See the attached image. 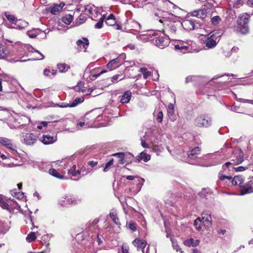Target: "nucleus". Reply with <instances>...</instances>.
<instances>
[{"instance_id": "1", "label": "nucleus", "mask_w": 253, "mask_h": 253, "mask_svg": "<svg viewBox=\"0 0 253 253\" xmlns=\"http://www.w3.org/2000/svg\"><path fill=\"white\" fill-rule=\"evenodd\" d=\"M250 15L247 13L241 14L237 20V28L242 34H246L249 32L248 22Z\"/></svg>"}, {"instance_id": "2", "label": "nucleus", "mask_w": 253, "mask_h": 253, "mask_svg": "<svg viewBox=\"0 0 253 253\" xmlns=\"http://www.w3.org/2000/svg\"><path fill=\"white\" fill-rule=\"evenodd\" d=\"M212 119L208 115L197 117L195 120V125L200 127H208L211 125Z\"/></svg>"}, {"instance_id": "3", "label": "nucleus", "mask_w": 253, "mask_h": 253, "mask_svg": "<svg viewBox=\"0 0 253 253\" xmlns=\"http://www.w3.org/2000/svg\"><path fill=\"white\" fill-rule=\"evenodd\" d=\"M206 41V46L209 48H213L217 44L219 41V37L213 32H211L207 35Z\"/></svg>"}, {"instance_id": "4", "label": "nucleus", "mask_w": 253, "mask_h": 253, "mask_svg": "<svg viewBox=\"0 0 253 253\" xmlns=\"http://www.w3.org/2000/svg\"><path fill=\"white\" fill-rule=\"evenodd\" d=\"M169 43V40L164 37H158L155 38V44L161 49L167 46Z\"/></svg>"}, {"instance_id": "5", "label": "nucleus", "mask_w": 253, "mask_h": 253, "mask_svg": "<svg viewBox=\"0 0 253 253\" xmlns=\"http://www.w3.org/2000/svg\"><path fill=\"white\" fill-rule=\"evenodd\" d=\"M181 25L187 31L193 30L195 28V21L191 19H185L181 22Z\"/></svg>"}, {"instance_id": "6", "label": "nucleus", "mask_w": 253, "mask_h": 253, "mask_svg": "<svg viewBox=\"0 0 253 253\" xmlns=\"http://www.w3.org/2000/svg\"><path fill=\"white\" fill-rule=\"evenodd\" d=\"M0 144L5 146L8 149L16 151V146L13 144L11 141L6 138H0Z\"/></svg>"}, {"instance_id": "7", "label": "nucleus", "mask_w": 253, "mask_h": 253, "mask_svg": "<svg viewBox=\"0 0 253 253\" xmlns=\"http://www.w3.org/2000/svg\"><path fill=\"white\" fill-rule=\"evenodd\" d=\"M192 16L198 18L204 19L207 15V11L205 8L194 10L191 13Z\"/></svg>"}, {"instance_id": "8", "label": "nucleus", "mask_w": 253, "mask_h": 253, "mask_svg": "<svg viewBox=\"0 0 253 253\" xmlns=\"http://www.w3.org/2000/svg\"><path fill=\"white\" fill-rule=\"evenodd\" d=\"M80 200L76 197L68 198L66 201L63 200L59 202V204L62 207H65L69 205H76Z\"/></svg>"}, {"instance_id": "9", "label": "nucleus", "mask_w": 253, "mask_h": 253, "mask_svg": "<svg viewBox=\"0 0 253 253\" xmlns=\"http://www.w3.org/2000/svg\"><path fill=\"white\" fill-rule=\"evenodd\" d=\"M77 44L78 50L81 51L82 49H85L87 48L89 44L88 40L85 38H83L82 39L77 41Z\"/></svg>"}, {"instance_id": "10", "label": "nucleus", "mask_w": 253, "mask_h": 253, "mask_svg": "<svg viewBox=\"0 0 253 253\" xmlns=\"http://www.w3.org/2000/svg\"><path fill=\"white\" fill-rule=\"evenodd\" d=\"M253 192V188L251 182L246 183L241 186L240 190L241 195H244L248 193H251Z\"/></svg>"}, {"instance_id": "11", "label": "nucleus", "mask_w": 253, "mask_h": 253, "mask_svg": "<svg viewBox=\"0 0 253 253\" xmlns=\"http://www.w3.org/2000/svg\"><path fill=\"white\" fill-rule=\"evenodd\" d=\"M200 148L199 147H196L188 153V157L190 159L195 160L198 158V155L200 154Z\"/></svg>"}, {"instance_id": "12", "label": "nucleus", "mask_w": 253, "mask_h": 253, "mask_svg": "<svg viewBox=\"0 0 253 253\" xmlns=\"http://www.w3.org/2000/svg\"><path fill=\"white\" fill-rule=\"evenodd\" d=\"M36 135L33 134H27L24 138V142L27 145H32L37 141Z\"/></svg>"}, {"instance_id": "13", "label": "nucleus", "mask_w": 253, "mask_h": 253, "mask_svg": "<svg viewBox=\"0 0 253 253\" xmlns=\"http://www.w3.org/2000/svg\"><path fill=\"white\" fill-rule=\"evenodd\" d=\"M56 137H54L49 135H43L42 141L44 144L47 145L54 143L56 141Z\"/></svg>"}, {"instance_id": "14", "label": "nucleus", "mask_w": 253, "mask_h": 253, "mask_svg": "<svg viewBox=\"0 0 253 253\" xmlns=\"http://www.w3.org/2000/svg\"><path fill=\"white\" fill-rule=\"evenodd\" d=\"M9 54V51L7 47L5 45L0 44V58H5Z\"/></svg>"}, {"instance_id": "15", "label": "nucleus", "mask_w": 253, "mask_h": 253, "mask_svg": "<svg viewBox=\"0 0 253 253\" xmlns=\"http://www.w3.org/2000/svg\"><path fill=\"white\" fill-rule=\"evenodd\" d=\"M65 5L64 3H62L59 4H55L53 6L49 8L50 12L53 14H56L61 11L63 7Z\"/></svg>"}, {"instance_id": "16", "label": "nucleus", "mask_w": 253, "mask_h": 253, "mask_svg": "<svg viewBox=\"0 0 253 253\" xmlns=\"http://www.w3.org/2000/svg\"><path fill=\"white\" fill-rule=\"evenodd\" d=\"M119 60L120 59L119 58H116L112 60L107 64V67L110 71L116 69L118 67V64L119 62Z\"/></svg>"}, {"instance_id": "17", "label": "nucleus", "mask_w": 253, "mask_h": 253, "mask_svg": "<svg viewBox=\"0 0 253 253\" xmlns=\"http://www.w3.org/2000/svg\"><path fill=\"white\" fill-rule=\"evenodd\" d=\"M131 93L129 91H126L122 96L121 102L122 103H127L131 98Z\"/></svg>"}, {"instance_id": "18", "label": "nucleus", "mask_w": 253, "mask_h": 253, "mask_svg": "<svg viewBox=\"0 0 253 253\" xmlns=\"http://www.w3.org/2000/svg\"><path fill=\"white\" fill-rule=\"evenodd\" d=\"M132 243L135 246L141 249H144L146 245V242L144 240L135 239Z\"/></svg>"}, {"instance_id": "19", "label": "nucleus", "mask_w": 253, "mask_h": 253, "mask_svg": "<svg viewBox=\"0 0 253 253\" xmlns=\"http://www.w3.org/2000/svg\"><path fill=\"white\" fill-rule=\"evenodd\" d=\"M234 153H235V155H237L236 164L238 165L242 163L244 161L243 152L241 151V150L237 149L234 150Z\"/></svg>"}, {"instance_id": "20", "label": "nucleus", "mask_w": 253, "mask_h": 253, "mask_svg": "<svg viewBox=\"0 0 253 253\" xmlns=\"http://www.w3.org/2000/svg\"><path fill=\"white\" fill-rule=\"evenodd\" d=\"M76 166L74 165L72 168L68 170V173L72 176H75L76 175L81 174V170H76Z\"/></svg>"}, {"instance_id": "21", "label": "nucleus", "mask_w": 253, "mask_h": 253, "mask_svg": "<svg viewBox=\"0 0 253 253\" xmlns=\"http://www.w3.org/2000/svg\"><path fill=\"white\" fill-rule=\"evenodd\" d=\"M202 220L203 223L205 225L207 224L208 227L210 226L211 225V217L209 214H202Z\"/></svg>"}, {"instance_id": "22", "label": "nucleus", "mask_w": 253, "mask_h": 253, "mask_svg": "<svg viewBox=\"0 0 253 253\" xmlns=\"http://www.w3.org/2000/svg\"><path fill=\"white\" fill-rule=\"evenodd\" d=\"M105 23L109 26L114 25L116 23L114 15L113 14H110L106 18Z\"/></svg>"}, {"instance_id": "23", "label": "nucleus", "mask_w": 253, "mask_h": 253, "mask_svg": "<svg viewBox=\"0 0 253 253\" xmlns=\"http://www.w3.org/2000/svg\"><path fill=\"white\" fill-rule=\"evenodd\" d=\"M57 68L60 73H64L70 68V66L66 63H60L57 65Z\"/></svg>"}, {"instance_id": "24", "label": "nucleus", "mask_w": 253, "mask_h": 253, "mask_svg": "<svg viewBox=\"0 0 253 253\" xmlns=\"http://www.w3.org/2000/svg\"><path fill=\"white\" fill-rule=\"evenodd\" d=\"M9 227L8 225L4 222L0 220V234L5 233L9 229Z\"/></svg>"}, {"instance_id": "25", "label": "nucleus", "mask_w": 253, "mask_h": 253, "mask_svg": "<svg viewBox=\"0 0 253 253\" xmlns=\"http://www.w3.org/2000/svg\"><path fill=\"white\" fill-rule=\"evenodd\" d=\"M243 181V179L241 176H236L232 179L231 182L234 185H241Z\"/></svg>"}, {"instance_id": "26", "label": "nucleus", "mask_w": 253, "mask_h": 253, "mask_svg": "<svg viewBox=\"0 0 253 253\" xmlns=\"http://www.w3.org/2000/svg\"><path fill=\"white\" fill-rule=\"evenodd\" d=\"M11 194L18 199H22L24 198V194L20 191H17L14 189L10 191Z\"/></svg>"}, {"instance_id": "27", "label": "nucleus", "mask_w": 253, "mask_h": 253, "mask_svg": "<svg viewBox=\"0 0 253 253\" xmlns=\"http://www.w3.org/2000/svg\"><path fill=\"white\" fill-rule=\"evenodd\" d=\"M245 108L246 109V114L250 115L253 116V103H247L245 104L244 106Z\"/></svg>"}, {"instance_id": "28", "label": "nucleus", "mask_w": 253, "mask_h": 253, "mask_svg": "<svg viewBox=\"0 0 253 253\" xmlns=\"http://www.w3.org/2000/svg\"><path fill=\"white\" fill-rule=\"evenodd\" d=\"M138 160H143L145 162H148L150 159V156L144 152H141L139 156H137Z\"/></svg>"}, {"instance_id": "29", "label": "nucleus", "mask_w": 253, "mask_h": 253, "mask_svg": "<svg viewBox=\"0 0 253 253\" xmlns=\"http://www.w3.org/2000/svg\"><path fill=\"white\" fill-rule=\"evenodd\" d=\"M174 48L176 50H181V52L183 53H185L186 51H188V47L185 45H182L181 44H175L174 45Z\"/></svg>"}, {"instance_id": "30", "label": "nucleus", "mask_w": 253, "mask_h": 253, "mask_svg": "<svg viewBox=\"0 0 253 253\" xmlns=\"http://www.w3.org/2000/svg\"><path fill=\"white\" fill-rule=\"evenodd\" d=\"M49 173L51 175L59 179H62L63 177V176L59 173H58L56 169H51L49 170Z\"/></svg>"}, {"instance_id": "31", "label": "nucleus", "mask_w": 253, "mask_h": 253, "mask_svg": "<svg viewBox=\"0 0 253 253\" xmlns=\"http://www.w3.org/2000/svg\"><path fill=\"white\" fill-rule=\"evenodd\" d=\"M84 100L83 97H80L76 98L75 100L71 104L70 107H74L83 102Z\"/></svg>"}, {"instance_id": "32", "label": "nucleus", "mask_w": 253, "mask_h": 253, "mask_svg": "<svg viewBox=\"0 0 253 253\" xmlns=\"http://www.w3.org/2000/svg\"><path fill=\"white\" fill-rule=\"evenodd\" d=\"M140 72L141 73H142V74L143 75V77L145 79H147L151 74V72L148 71L147 69L145 67L141 68L140 69Z\"/></svg>"}, {"instance_id": "33", "label": "nucleus", "mask_w": 253, "mask_h": 253, "mask_svg": "<svg viewBox=\"0 0 253 253\" xmlns=\"http://www.w3.org/2000/svg\"><path fill=\"white\" fill-rule=\"evenodd\" d=\"M4 15L7 19V20L12 23H15L17 21V18L13 15H11L8 12H5Z\"/></svg>"}, {"instance_id": "34", "label": "nucleus", "mask_w": 253, "mask_h": 253, "mask_svg": "<svg viewBox=\"0 0 253 253\" xmlns=\"http://www.w3.org/2000/svg\"><path fill=\"white\" fill-rule=\"evenodd\" d=\"M113 156H117L118 158L120 159L119 163L121 164H123L124 163V157L125 154L124 153H116L112 154Z\"/></svg>"}, {"instance_id": "35", "label": "nucleus", "mask_w": 253, "mask_h": 253, "mask_svg": "<svg viewBox=\"0 0 253 253\" xmlns=\"http://www.w3.org/2000/svg\"><path fill=\"white\" fill-rule=\"evenodd\" d=\"M84 85V83L81 82L75 87V89L77 91H82L84 93H85L84 89H83Z\"/></svg>"}, {"instance_id": "36", "label": "nucleus", "mask_w": 253, "mask_h": 253, "mask_svg": "<svg viewBox=\"0 0 253 253\" xmlns=\"http://www.w3.org/2000/svg\"><path fill=\"white\" fill-rule=\"evenodd\" d=\"M202 219L200 217L197 218L194 222V225L195 226L196 229L200 231L201 229V222Z\"/></svg>"}, {"instance_id": "37", "label": "nucleus", "mask_w": 253, "mask_h": 253, "mask_svg": "<svg viewBox=\"0 0 253 253\" xmlns=\"http://www.w3.org/2000/svg\"><path fill=\"white\" fill-rule=\"evenodd\" d=\"M105 18V15H103L99 19V21L95 25L94 27L96 29H100L103 26V23Z\"/></svg>"}, {"instance_id": "38", "label": "nucleus", "mask_w": 253, "mask_h": 253, "mask_svg": "<svg viewBox=\"0 0 253 253\" xmlns=\"http://www.w3.org/2000/svg\"><path fill=\"white\" fill-rule=\"evenodd\" d=\"M36 239V234L35 232H31L29 234L27 237L26 240L28 242H32Z\"/></svg>"}, {"instance_id": "39", "label": "nucleus", "mask_w": 253, "mask_h": 253, "mask_svg": "<svg viewBox=\"0 0 253 253\" xmlns=\"http://www.w3.org/2000/svg\"><path fill=\"white\" fill-rule=\"evenodd\" d=\"M167 113L168 117L171 121L173 122L176 120L175 116L174 115V110H167Z\"/></svg>"}, {"instance_id": "40", "label": "nucleus", "mask_w": 253, "mask_h": 253, "mask_svg": "<svg viewBox=\"0 0 253 253\" xmlns=\"http://www.w3.org/2000/svg\"><path fill=\"white\" fill-rule=\"evenodd\" d=\"M116 213L115 212H112L110 213V217L111 218L113 222L116 224H119V219L116 216Z\"/></svg>"}, {"instance_id": "41", "label": "nucleus", "mask_w": 253, "mask_h": 253, "mask_svg": "<svg viewBox=\"0 0 253 253\" xmlns=\"http://www.w3.org/2000/svg\"><path fill=\"white\" fill-rule=\"evenodd\" d=\"M220 21L221 18L218 16H214L211 19L212 24L215 25H217Z\"/></svg>"}, {"instance_id": "42", "label": "nucleus", "mask_w": 253, "mask_h": 253, "mask_svg": "<svg viewBox=\"0 0 253 253\" xmlns=\"http://www.w3.org/2000/svg\"><path fill=\"white\" fill-rule=\"evenodd\" d=\"M0 206L4 209H8L9 208L8 205L3 200L1 195H0Z\"/></svg>"}, {"instance_id": "43", "label": "nucleus", "mask_w": 253, "mask_h": 253, "mask_svg": "<svg viewBox=\"0 0 253 253\" xmlns=\"http://www.w3.org/2000/svg\"><path fill=\"white\" fill-rule=\"evenodd\" d=\"M94 9V6L87 5V6H85L84 10V11H83V12H87L89 14H92L93 11Z\"/></svg>"}, {"instance_id": "44", "label": "nucleus", "mask_w": 253, "mask_h": 253, "mask_svg": "<svg viewBox=\"0 0 253 253\" xmlns=\"http://www.w3.org/2000/svg\"><path fill=\"white\" fill-rule=\"evenodd\" d=\"M194 242V239L193 238H190L189 239L186 240L184 242V244L186 246H192L193 247V243Z\"/></svg>"}, {"instance_id": "45", "label": "nucleus", "mask_w": 253, "mask_h": 253, "mask_svg": "<svg viewBox=\"0 0 253 253\" xmlns=\"http://www.w3.org/2000/svg\"><path fill=\"white\" fill-rule=\"evenodd\" d=\"M113 162H114V159H111V160H109V162H108L106 165H105V167L103 169V171L104 172H106L107 171V169L110 167L111 166H112L113 164Z\"/></svg>"}, {"instance_id": "46", "label": "nucleus", "mask_w": 253, "mask_h": 253, "mask_svg": "<svg viewBox=\"0 0 253 253\" xmlns=\"http://www.w3.org/2000/svg\"><path fill=\"white\" fill-rule=\"evenodd\" d=\"M133 26L135 28V30L136 31L139 32L141 29V25L137 21H133L132 22Z\"/></svg>"}, {"instance_id": "47", "label": "nucleus", "mask_w": 253, "mask_h": 253, "mask_svg": "<svg viewBox=\"0 0 253 253\" xmlns=\"http://www.w3.org/2000/svg\"><path fill=\"white\" fill-rule=\"evenodd\" d=\"M163 119V113L162 111L159 112L157 114L156 120L159 123H162Z\"/></svg>"}, {"instance_id": "48", "label": "nucleus", "mask_w": 253, "mask_h": 253, "mask_svg": "<svg viewBox=\"0 0 253 253\" xmlns=\"http://www.w3.org/2000/svg\"><path fill=\"white\" fill-rule=\"evenodd\" d=\"M243 4V2L241 0H239L234 2L233 4V7L236 8H239L241 5Z\"/></svg>"}, {"instance_id": "49", "label": "nucleus", "mask_w": 253, "mask_h": 253, "mask_svg": "<svg viewBox=\"0 0 253 253\" xmlns=\"http://www.w3.org/2000/svg\"><path fill=\"white\" fill-rule=\"evenodd\" d=\"M122 253H129L128 247L126 245L123 244L122 246Z\"/></svg>"}, {"instance_id": "50", "label": "nucleus", "mask_w": 253, "mask_h": 253, "mask_svg": "<svg viewBox=\"0 0 253 253\" xmlns=\"http://www.w3.org/2000/svg\"><path fill=\"white\" fill-rule=\"evenodd\" d=\"M128 226L130 229L132 231H134L136 230V227L135 224L132 222H129L128 223Z\"/></svg>"}, {"instance_id": "51", "label": "nucleus", "mask_w": 253, "mask_h": 253, "mask_svg": "<svg viewBox=\"0 0 253 253\" xmlns=\"http://www.w3.org/2000/svg\"><path fill=\"white\" fill-rule=\"evenodd\" d=\"M173 249L176 251V252H178V251H180L181 252V253H182L183 252L181 251V248H180L179 246H178V245L176 244L175 245L174 243L173 244Z\"/></svg>"}, {"instance_id": "52", "label": "nucleus", "mask_w": 253, "mask_h": 253, "mask_svg": "<svg viewBox=\"0 0 253 253\" xmlns=\"http://www.w3.org/2000/svg\"><path fill=\"white\" fill-rule=\"evenodd\" d=\"M141 146L144 148H148V144L142 138L141 139Z\"/></svg>"}, {"instance_id": "53", "label": "nucleus", "mask_w": 253, "mask_h": 253, "mask_svg": "<svg viewBox=\"0 0 253 253\" xmlns=\"http://www.w3.org/2000/svg\"><path fill=\"white\" fill-rule=\"evenodd\" d=\"M50 71L47 69H45L43 71V75L45 76L50 77Z\"/></svg>"}, {"instance_id": "54", "label": "nucleus", "mask_w": 253, "mask_h": 253, "mask_svg": "<svg viewBox=\"0 0 253 253\" xmlns=\"http://www.w3.org/2000/svg\"><path fill=\"white\" fill-rule=\"evenodd\" d=\"M88 165L90 166L91 167H94L97 164V162H94V161H89L87 163Z\"/></svg>"}, {"instance_id": "55", "label": "nucleus", "mask_w": 253, "mask_h": 253, "mask_svg": "<svg viewBox=\"0 0 253 253\" xmlns=\"http://www.w3.org/2000/svg\"><path fill=\"white\" fill-rule=\"evenodd\" d=\"M36 52H37L39 54V56L37 57V59L42 60L44 58L43 54L41 53L39 51L36 50Z\"/></svg>"}, {"instance_id": "56", "label": "nucleus", "mask_w": 253, "mask_h": 253, "mask_svg": "<svg viewBox=\"0 0 253 253\" xmlns=\"http://www.w3.org/2000/svg\"><path fill=\"white\" fill-rule=\"evenodd\" d=\"M235 169H236V171H242L245 170V168L244 167L240 166L236 168H235Z\"/></svg>"}, {"instance_id": "57", "label": "nucleus", "mask_w": 253, "mask_h": 253, "mask_svg": "<svg viewBox=\"0 0 253 253\" xmlns=\"http://www.w3.org/2000/svg\"><path fill=\"white\" fill-rule=\"evenodd\" d=\"M231 164H232V163L230 162H226L224 165H223L222 169H225V168H228Z\"/></svg>"}, {"instance_id": "58", "label": "nucleus", "mask_w": 253, "mask_h": 253, "mask_svg": "<svg viewBox=\"0 0 253 253\" xmlns=\"http://www.w3.org/2000/svg\"><path fill=\"white\" fill-rule=\"evenodd\" d=\"M218 178L220 180H223L225 179V175H223L222 173H218Z\"/></svg>"}, {"instance_id": "59", "label": "nucleus", "mask_w": 253, "mask_h": 253, "mask_svg": "<svg viewBox=\"0 0 253 253\" xmlns=\"http://www.w3.org/2000/svg\"><path fill=\"white\" fill-rule=\"evenodd\" d=\"M70 105H71V104H70L69 103H62V104L61 105H60V107H62V108H66V107H70Z\"/></svg>"}, {"instance_id": "60", "label": "nucleus", "mask_w": 253, "mask_h": 253, "mask_svg": "<svg viewBox=\"0 0 253 253\" xmlns=\"http://www.w3.org/2000/svg\"><path fill=\"white\" fill-rule=\"evenodd\" d=\"M226 232V230L223 229H220L217 231L218 233L221 235H224Z\"/></svg>"}, {"instance_id": "61", "label": "nucleus", "mask_w": 253, "mask_h": 253, "mask_svg": "<svg viewBox=\"0 0 253 253\" xmlns=\"http://www.w3.org/2000/svg\"><path fill=\"white\" fill-rule=\"evenodd\" d=\"M193 77L188 76L185 79V83H188L192 80Z\"/></svg>"}, {"instance_id": "62", "label": "nucleus", "mask_w": 253, "mask_h": 253, "mask_svg": "<svg viewBox=\"0 0 253 253\" xmlns=\"http://www.w3.org/2000/svg\"><path fill=\"white\" fill-rule=\"evenodd\" d=\"M119 76H120L118 75L113 76L112 78V82H115V81H116L119 79Z\"/></svg>"}, {"instance_id": "63", "label": "nucleus", "mask_w": 253, "mask_h": 253, "mask_svg": "<svg viewBox=\"0 0 253 253\" xmlns=\"http://www.w3.org/2000/svg\"><path fill=\"white\" fill-rule=\"evenodd\" d=\"M247 4L250 6H253V0H248Z\"/></svg>"}, {"instance_id": "64", "label": "nucleus", "mask_w": 253, "mask_h": 253, "mask_svg": "<svg viewBox=\"0 0 253 253\" xmlns=\"http://www.w3.org/2000/svg\"><path fill=\"white\" fill-rule=\"evenodd\" d=\"M127 47L130 49L133 50L135 49V45L133 44H130L127 45Z\"/></svg>"}]
</instances>
